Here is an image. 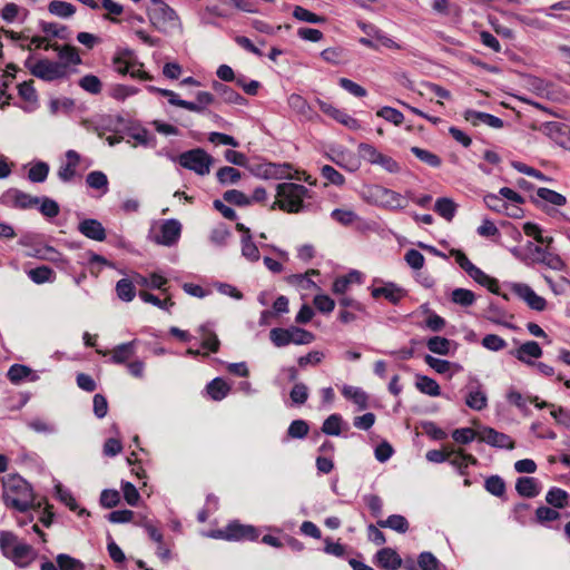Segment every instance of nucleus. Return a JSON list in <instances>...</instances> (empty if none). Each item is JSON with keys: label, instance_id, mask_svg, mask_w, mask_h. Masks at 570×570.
Here are the masks:
<instances>
[{"label": "nucleus", "instance_id": "obj_30", "mask_svg": "<svg viewBox=\"0 0 570 570\" xmlns=\"http://www.w3.org/2000/svg\"><path fill=\"white\" fill-rule=\"evenodd\" d=\"M542 355V348L534 341L523 343L517 350V357L524 363H532V358H539Z\"/></svg>", "mask_w": 570, "mask_h": 570}, {"label": "nucleus", "instance_id": "obj_50", "mask_svg": "<svg viewBox=\"0 0 570 570\" xmlns=\"http://www.w3.org/2000/svg\"><path fill=\"white\" fill-rule=\"evenodd\" d=\"M56 49L59 50L58 56L67 69L68 65H79L81 62V58L75 47L63 46L60 48L56 46Z\"/></svg>", "mask_w": 570, "mask_h": 570}, {"label": "nucleus", "instance_id": "obj_61", "mask_svg": "<svg viewBox=\"0 0 570 570\" xmlns=\"http://www.w3.org/2000/svg\"><path fill=\"white\" fill-rule=\"evenodd\" d=\"M453 466H455L460 473H464L463 469L468 468L469 464H474L475 459L470 454L453 453L449 454L448 460Z\"/></svg>", "mask_w": 570, "mask_h": 570}, {"label": "nucleus", "instance_id": "obj_6", "mask_svg": "<svg viewBox=\"0 0 570 570\" xmlns=\"http://www.w3.org/2000/svg\"><path fill=\"white\" fill-rule=\"evenodd\" d=\"M147 14L150 23L158 31L164 33L170 32L181 26L178 14L166 2L159 3L157 7H151Z\"/></svg>", "mask_w": 570, "mask_h": 570}, {"label": "nucleus", "instance_id": "obj_1", "mask_svg": "<svg viewBox=\"0 0 570 570\" xmlns=\"http://www.w3.org/2000/svg\"><path fill=\"white\" fill-rule=\"evenodd\" d=\"M2 500L8 508L26 512L35 505L31 485L18 474L2 479Z\"/></svg>", "mask_w": 570, "mask_h": 570}, {"label": "nucleus", "instance_id": "obj_7", "mask_svg": "<svg viewBox=\"0 0 570 570\" xmlns=\"http://www.w3.org/2000/svg\"><path fill=\"white\" fill-rule=\"evenodd\" d=\"M31 73L46 81H53L68 77L66 65L48 59L37 61L31 68Z\"/></svg>", "mask_w": 570, "mask_h": 570}, {"label": "nucleus", "instance_id": "obj_31", "mask_svg": "<svg viewBox=\"0 0 570 570\" xmlns=\"http://www.w3.org/2000/svg\"><path fill=\"white\" fill-rule=\"evenodd\" d=\"M287 104L289 108L297 115L302 116L305 119H312L313 110L308 105L307 100L303 98L301 95L292 94L287 99Z\"/></svg>", "mask_w": 570, "mask_h": 570}, {"label": "nucleus", "instance_id": "obj_17", "mask_svg": "<svg viewBox=\"0 0 570 570\" xmlns=\"http://www.w3.org/2000/svg\"><path fill=\"white\" fill-rule=\"evenodd\" d=\"M376 564L383 570H397L402 567V558L392 548H383L375 554Z\"/></svg>", "mask_w": 570, "mask_h": 570}, {"label": "nucleus", "instance_id": "obj_28", "mask_svg": "<svg viewBox=\"0 0 570 570\" xmlns=\"http://www.w3.org/2000/svg\"><path fill=\"white\" fill-rule=\"evenodd\" d=\"M537 196L543 203V206L562 207L567 204L564 195L549 188H539Z\"/></svg>", "mask_w": 570, "mask_h": 570}, {"label": "nucleus", "instance_id": "obj_24", "mask_svg": "<svg viewBox=\"0 0 570 570\" xmlns=\"http://www.w3.org/2000/svg\"><path fill=\"white\" fill-rule=\"evenodd\" d=\"M137 340L122 343L112 348L110 361L115 364H125L136 353Z\"/></svg>", "mask_w": 570, "mask_h": 570}, {"label": "nucleus", "instance_id": "obj_11", "mask_svg": "<svg viewBox=\"0 0 570 570\" xmlns=\"http://www.w3.org/2000/svg\"><path fill=\"white\" fill-rule=\"evenodd\" d=\"M288 164L257 163L248 166L249 171L263 179H282L288 175Z\"/></svg>", "mask_w": 570, "mask_h": 570}, {"label": "nucleus", "instance_id": "obj_9", "mask_svg": "<svg viewBox=\"0 0 570 570\" xmlns=\"http://www.w3.org/2000/svg\"><path fill=\"white\" fill-rule=\"evenodd\" d=\"M181 224L177 219L164 220L157 234L153 236V240L163 246H173L180 238Z\"/></svg>", "mask_w": 570, "mask_h": 570}, {"label": "nucleus", "instance_id": "obj_25", "mask_svg": "<svg viewBox=\"0 0 570 570\" xmlns=\"http://www.w3.org/2000/svg\"><path fill=\"white\" fill-rule=\"evenodd\" d=\"M515 490L523 498H534L539 495L541 487L537 479L522 476L517 480Z\"/></svg>", "mask_w": 570, "mask_h": 570}, {"label": "nucleus", "instance_id": "obj_29", "mask_svg": "<svg viewBox=\"0 0 570 570\" xmlns=\"http://www.w3.org/2000/svg\"><path fill=\"white\" fill-rule=\"evenodd\" d=\"M471 278H473L476 283L482 286H485L490 292L498 294L499 293V284L495 278L490 277L484 272H482L474 264L465 272Z\"/></svg>", "mask_w": 570, "mask_h": 570}, {"label": "nucleus", "instance_id": "obj_32", "mask_svg": "<svg viewBox=\"0 0 570 570\" xmlns=\"http://www.w3.org/2000/svg\"><path fill=\"white\" fill-rule=\"evenodd\" d=\"M415 387L429 396H440L441 387L438 382L426 375L416 374Z\"/></svg>", "mask_w": 570, "mask_h": 570}, {"label": "nucleus", "instance_id": "obj_10", "mask_svg": "<svg viewBox=\"0 0 570 570\" xmlns=\"http://www.w3.org/2000/svg\"><path fill=\"white\" fill-rule=\"evenodd\" d=\"M217 537L228 541H255L258 538V531L253 525H245L238 522H232L224 530L218 531Z\"/></svg>", "mask_w": 570, "mask_h": 570}, {"label": "nucleus", "instance_id": "obj_26", "mask_svg": "<svg viewBox=\"0 0 570 570\" xmlns=\"http://www.w3.org/2000/svg\"><path fill=\"white\" fill-rule=\"evenodd\" d=\"M213 89L226 104L245 105L246 99L233 88L218 81L213 82Z\"/></svg>", "mask_w": 570, "mask_h": 570}, {"label": "nucleus", "instance_id": "obj_62", "mask_svg": "<svg viewBox=\"0 0 570 570\" xmlns=\"http://www.w3.org/2000/svg\"><path fill=\"white\" fill-rule=\"evenodd\" d=\"M56 560L60 570H83V563L69 554L60 553Z\"/></svg>", "mask_w": 570, "mask_h": 570}, {"label": "nucleus", "instance_id": "obj_51", "mask_svg": "<svg viewBox=\"0 0 570 570\" xmlns=\"http://www.w3.org/2000/svg\"><path fill=\"white\" fill-rule=\"evenodd\" d=\"M411 153L421 161L425 163L426 165L433 168H438L441 166V158L436 154L431 153L430 150L422 149L420 147H412Z\"/></svg>", "mask_w": 570, "mask_h": 570}, {"label": "nucleus", "instance_id": "obj_57", "mask_svg": "<svg viewBox=\"0 0 570 570\" xmlns=\"http://www.w3.org/2000/svg\"><path fill=\"white\" fill-rule=\"evenodd\" d=\"M523 232L527 236L532 237L538 243L550 245L553 242L552 237H543L541 227L534 223H525L523 225Z\"/></svg>", "mask_w": 570, "mask_h": 570}, {"label": "nucleus", "instance_id": "obj_18", "mask_svg": "<svg viewBox=\"0 0 570 570\" xmlns=\"http://www.w3.org/2000/svg\"><path fill=\"white\" fill-rule=\"evenodd\" d=\"M19 97L24 101L21 107L26 112H32L39 107L38 95L33 81H23L18 86Z\"/></svg>", "mask_w": 570, "mask_h": 570}, {"label": "nucleus", "instance_id": "obj_40", "mask_svg": "<svg viewBox=\"0 0 570 570\" xmlns=\"http://www.w3.org/2000/svg\"><path fill=\"white\" fill-rule=\"evenodd\" d=\"M88 187L100 190L102 195L108 193L107 175L100 170L90 171L86 177Z\"/></svg>", "mask_w": 570, "mask_h": 570}, {"label": "nucleus", "instance_id": "obj_12", "mask_svg": "<svg viewBox=\"0 0 570 570\" xmlns=\"http://www.w3.org/2000/svg\"><path fill=\"white\" fill-rule=\"evenodd\" d=\"M511 291L527 303V305L534 311L541 312L547 307V301L538 295L529 285L521 283H513L510 285Z\"/></svg>", "mask_w": 570, "mask_h": 570}, {"label": "nucleus", "instance_id": "obj_5", "mask_svg": "<svg viewBox=\"0 0 570 570\" xmlns=\"http://www.w3.org/2000/svg\"><path fill=\"white\" fill-rule=\"evenodd\" d=\"M177 160L181 167L199 176L208 175L214 163V158L203 148L184 151L178 156Z\"/></svg>", "mask_w": 570, "mask_h": 570}, {"label": "nucleus", "instance_id": "obj_14", "mask_svg": "<svg viewBox=\"0 0 570 570\" xmlns=\"http://www.w3.org/2000/svg\"><path fill=\"white\" fill-rule=\"evenodd\" d=\"M376 197L383 207L397 210L403 209L407 206L405 196L385 187H377L375 191Z\"/></svg>", "mask_w": 570, "mask_h": 570}, {"label": "nucleus", "instance_id": "obj_35", "mask_svg": "<svg viewBox=\"0 0 570 570\" xmlns=\"http://www.w3.org/2000/svg\"><path fill=\"white\" fill-rule=\"evenodd\" d=\"M342 394L344 397L355 403L360 410L367 407V394L361 387L344 385Z\"/></svg>", "mask_w": 570, "mask_h": 570}, {"label": "nucleus", "instance_id": "obj_48", "mask_svg": "<svg viewBox=\"0 0 570 570\" xmlns=\"http://www.w3.org/2000/svg\"><path fill=\"white\" fill-rule=\"evenodd\" d=\"M242 255L249 262L259 261V250L256 244L253 242V237L242 236Z\"/></svg>", "mask_w": 570, "mask_h": 570}, {"label": "nucleus", "instance_id": "obj_63", "mask_svg": "<svg viewBox=\"0 0 570 570\" xmlns=\"http://www.w3.org/2000/svg\"><path fill=\"white\" fill-rule=\"evenodd\" d=\"M331 217L343 226H350L358 218L355 212L340 208L334 209Z\"/></svg>", "mask_w": 570, "mask_h": 570}, {"label": "nucleus", "instance_id": "obj_21", "mask_svg": "<svg viewBox=\"0 0 570 570\" xmlns=\"http://www.w3.org/2000/svg\"><path fill=\"white\" fill-rule=\"evenodd\" d=\"M547 134L558 145L570 149V127L559 122H549L546 126Z\"/></svg>", "mask_w": 570, "mask_h": 570}, {"label": "nucleus", "instance_id": "obj_54", "mask_svg": "<svg viewBox=\"0 0 570 570\" xmlns=\"http://www.w3.org/2000/svg\"><path fill=\"white\" fill-rule=\"evenodd\" d=\"M49 174V166L45 161L36 163L28 171V178L32 183H43Z\"/></svg>", "mask_w": 570, "mask_h": 570}, {"label": "nucleus", "instance_id": "obj_34", "mask_svg": "<svg viewBox=\"0 0 570 570\" xmlns=\"http://www.w3.org/2000/svg\"><path fill=\"white\" fill-rule=\"evenodd\" d=\"M377 525L380 528L392 529L397 533H405L410 528L409 521L401 514H391L385 520H379Z\"/></svg>", "mask_w": 570, "mask_h": 570}, {"label": "nucleus", "instance_id": "obj_15", "mask_svg": "<svg viewBox=\"0 0 570 570\" xmlns=\"http://www.w3.org/2000/svg\"><path fill=\"white\" fill-rule=\"evenodd\" d=\"M66 164L59 167L57 176L62 183H70L77 175L76 169L81 161V156L76 150L69 149L66 153Z\"/></svg>", "mask_w": 570, "mask_h": 570}, {"label": "nucleus", "instance_id": "obj_37", "mask_svg": "<svg viewBox=\"0 0 570 570\" xmlns=\"http://www.w3.org/2000/svg\"><path fill=\"white\" fill-rule=\"evenodd\" d=\"M361 274L357 271H352L347 275L337 277L332 285L334 294H345L352 283H360Z\"/></svg>", "mask_w": 570, "mask_h": 570}, {"label": "nucleus", "instance_id": "obj_39", "mask_svg": "<svg viewBox=\"0 0 570 570\" xmlns=\"http://www.w3.org/2000/svg\"><path fill=\"white\" fill-rule=\"evenodd\" d=\"M569 494L560 488H551L546 494L548 504L556 509H563L569 504Z\"/></svg>", "mask_w": 570, "mask_h": 570}, {"label": "nucleus", "instance_id": "obj_3", "mask_svg": "<svg viewBox=\"0 0 570 570\" xmlns=\"http://www.w3.org/2000/svg\"><path fill=\"white\" fill-rule=\"evenodd\" d=\"M276 198L273 207L277 205L287 213H299L304 209L303 200L309 197V190L299 184L282 183L276 187Z\"/></svg>", "mask_w": 570, "mask_h": 570}, {"label": "nucleus", "instance_id": "obj_2", "mask_svg": "<svg viewBox=\"0 0 570 570\" xmlns=\"http://www.w3.org/2000/svg\"><path fill=\"white\" fill-rule=\"evenodd\" d=\"M0 550L7 559L19 568L28 567L37 556L30 544L20 542L13 532L4 530L0 531Z\"/></svg>", "mask_w": 570, "mask_h": 570}, {"label": "nucleus", "instance_id": "obj_53", "mask_svg": "<svg viewBox=\"0 0 570 570\" xmlns=\"http://www.w3.org/2000/svg\"><path fill=\"white\" fill-rule=\"evenodd\" d=\"M465 404L472 410L480 411L487 406V396L479 389L470 390L465 397Z\"/></svg>", "mask_w": 570, "mask_h": 570}, {"label": "nucleus", "instance_id": "obj_27", "mask_svg": "<svg viewBox=\"0 0 570 570\" xmlns=\"http://www.w3.org/2000/svg\"><path fill=\"white\" fill-rule=\"evenodd\" d=\"M534 252L539 255L537 262L546 267L557 272L566 268L564 261L558 254L546 252L540 247H535Z\"/></svg>", "mask_w": 570, "mask_h": 570}, {"label": "nucleus", "instance_id": "obj_38", "mask_svg": "<svg viewBox=\"0 0 570 570\" xmlns=\"http://www.w3.org/2000/svg\"><path fill=\"white\" fill-rule=\"evenodd\" d=\"M48 11L56 17L67 19L75 14L76 7L66 1L52 0L48 4Z\"/></svg>", "mask_w": 570, "mask_h": 570}, {"label": "nucleus", "instance_id": "obj_60", "mask_svg": "<svg viewBox=\"0 0 570 570\" xmlns=\"http://www.w3.org/2000/svg\"><path fill=\"white\" fill-rule=\"evenodd\" d=\"M376 116L392 122L395 126H400L404 121V116L400 110L387 106L377 110Z\"/></svg>", "mask_w": 570, "mask_h": 570}, {"label": "nucleus", "instance_id": "obj_22", "mask_svg": "<svg viewBox=\"0 0 570 570\" xmlns=\"http://www.w3.org/2000/svg\"><path fill=\"white\" fill-rule=\"evenodd\" d=\"M318 105H320L321 110L324 114L331 116L332 118H334L338 122L343 124L344 126H346L351 129H355L358 127V122L355 118H353L352 116L347 115L346 112L335 108L331 104L318 100Z\"/></svg>", "mask_w": 570, "mask_h": 570}, {"label": "nucleus", "instance_id": "obj_47", "mask_svg": "<svg viewBox=\"0 0 570 570\" xmlns=\"http://www.w3.org/2000/svg\"><path fill=\"white\" fill-rule=\"evenodd\" d=\"M78 85L85 91L91 95H99L102 90V83L100 79L95 75H86L79 79Z\"/></svg>", "mask_w": 570, "mask_h": 570}, {"label": "nucleus", "instance_id": "obj_55", "mask_svg": "<svg viewBox=\"0 0 570 570\" xmlns=\"http://www.w3.org/2000/svg\"><path fill=\"white\" fill-rule=\"evenodd\" d=\"M451 298L453 303L464 307L471 306L475 302L473 292L465 288H455L452 292Z\"/></svg>", "mask_w": 570, "mask_h": 570}, {"label": "nucleus", "instance_id": "obj_16", "mask_svg": "<svg viewBox=\"0 0 570 570\" xmlns=\"http://www.w3.org/2000/svg\"><path fill=\"white\" fill-rule=\"evenodd\" d=\"M78 230L87 238L102 242L106 239V229L102 224L95 218H86L78 224Z\"/></svg>", "mask_w": 570, "mask_h": 570}, {"label": "nucleus", "instance_id": "obj_56", "mask_svg": "<svg viewBox=\"0 0 570 570\" xmlns=\"http://www.w3.org/2000/svg\"><path fill=\"white\" fill-rule=\"evenodd\" d=\"M223 198L225 202L236 206H248L252 204L250 198L237 189L226 190L223 195Z\"/></svg>", "mask_w": 570, "mask_h": 570}, {"label": "nucleus", "instance_id": "obj_59", "mask_svg": "<svg viewBox=\"0 0 570 570\" xmlns=\"http://www.w3.org/2000/svg\"><path fill=\"white\" fill-rule=\"evenodd\" d=\"M342 417L338 414H331L322 425V432L327 435L341 434Z\"/></svg>", "mask_w": 570, "mask_h": 570}, {"label": "nucleus", "instance_id": "obj_45", "mask_svg": "<svg viewBox=\"0 0 570 570\" xmlns=\"http://www.w3.org/2000/svg\"><path fill=\"white\" fill-rule=\"evenodd\" d=\"M293 17L299 21L308 22V23H324L326 18L323 16H318L304 7L296 6L293 10Z\"/></svg>", "mask_w": 570, "mask_h": 570}, {"label": "nucleus", "instance_id": "obj_13", "mask_svg": "<svg viewBox=\"0 0 570 570\" xmlns=\"http://www.w3.org/2000/svg\"><path fill=\"white\" fill-rule=\"evenodd\" d=\"M136 66L142 67V63L138 62L135 52L130 49L118 50L112 58L114 70L119 75H129L130 69Z\"/></svg>", "mask_w": 570, "mask_h": 570}, {"label": "nucleus", "instance_id": "obj_20", "mask_svg": "<svg viewBox=\"0 0 570 570\" xmlns=\"http://www.w3.org/2000/svg\"><path fill=\"white\" fill-rule=\"evenodd\" d=\"M215 102V97L208 91H198L196 94V101H178V107L187 109L193 112L202 114L206 108Z\"/></svg>", "mask_w": 570, "mask_h": 570}, {"label": "nucleus", "instance_id": "obj_64", "mask_svg": "<svg viewBox=\"0 0 570 570\" xmlns=\"http://www.w3.org/2000/svg\"><path fill=\"white\" fill-rule=\"evenodd\" d=\"M308 424L304 420H294L287 429V434L292 439H303L308 434Z\"/></svg>", "mask_w": 570, "mask_h": 570}, {"label": "nucleus", "instance_id": "obj_41", "mask_svg": "<svg viewBox=\"0 0 570 570\" xmlns=\"http://www.w3.org/2000/svg\"><path fill=\"white\" fill-rule=\"evenodd\" d=\"M464 116L465 119L468 121H471L473 125H476L478 122H483L492 128H499V117H495L493 115L482 111L466 110Z\"/></svg>", "mask_w": 570, "mask_h": 570}, {"label": "nucleus", "instance_id": "obj_8", "mask_svg": "<svg viewBox=\"0 0 570 570\" xmlns=\"http://www.w3.org/2000/svg\"><path fill=\"white\" fill-rule=\"evenodd\" d=\"M40 197L31 196L20 189L10 188L0 197V204L11 208L29 209L39 205Z\"/></svg>", "mask_w": 570, "mask_h": 570}, {"label": "nucleus", "instance_id": "obj_42", "mask_svg": "<svg viewBox=\"0 0 570 570\" xmlns=\"http://www.w3.org/2000/svg\"><path fill=\"white\" fill-rule=\"evenodd\" d=\"M434 210L444 219L452 220L456 212V205L451 198L442 197L436 199Z\"/></svg>", "mask_w": 570, "mask_h": 570}, {"label": "nucleus", "instance_id": "obj_58", "mask_svg": "<svg viewBox=\"0 0 570 570\" xmlns=\"http://www.w3.org/2000/svg\"><path fill=\"white\" fill-rule=\"evenodd\" d=\"M32 373L31 368L22 364H13L8 370V379L17 384L22 380L27 379Z\"/></svg>", "mask_w": 570, "mask_h": 570}, {"label": "nucleus", "instance_id": "obj_52", "mask_svg": "<svg viewBox=\"0 0 570 570\" xmlns=\"http://www.w3.org/2000/svg\"><path fill=\"white\" fill-rule=\"evenodd\" d=\"M116 292L118 297L124 302H131L136 295L134 284L127 278H121L117 282Z\"/></svg>", "mask_w": 570, "mask_h": 570}, {"label": "nucleus", "instance_id": "obj_23", "mask_svg": "<svg viewBox=\"0 0 570 570\" xmlns=\"http://www.w3.org/2000/svg\"><path fill=\"white\" fill-rule=\"evenodd\" d=\"M198 333L202 338L203 348L208 350L212 353H217L219 351L220 341L209 323L200 325L198 327Z\"/></svg>", "mask_w": 570, "mask_h": 570}, {"label": "nucleus", "instance_id": "obj_44", "mask_svg": "<svg viewBox=\"0 0 570 570\" xmlns=\"http://www.w3.org/2000/svg\"><path fill=\"white\" fill-rule=\"evenodd\" d=\"M27 426L39 434H53L57 431L55 423L41 417L29 420Z\"/></svg>", "mask_w": 570, "mask_h": 570}, {"label": "nucleus", "instance_id": "obj_46", "mask_svg": "<svg viewBox=\"0 0 570 570\" xmlns=\"http://www.w3.org/2000/svg\"><path fill=\"white\" fill-rule=\"evenodd\" d=\"M430 352L448 355L450 353L451 341L442 336L430 337L426 342Z\"/></svg>", "mask_w": 570, "mask_h": 570}, {"label": "nucleus", "instance_id": "obj_33", "mask_svg": "<svg viewBox=\"0 0 570 570\" xmlns=\"http://www.w3.org/2000/svg\"><path fill=\"white\" fill-rule=\"evenodd\" d=\"M27 275L36 284L52 283L56 279L55 271L46 265L29 269Z\"/></svg>", "mask_w": 570, "mask_h": 570}, {"label": "nucleus", "instance_id": "obj_49", "mask_svg": "<svg viewBox=\"0 0 570 570\" xmlns=\"http://www.w3.org/2000/svg\"><path fill=\"white\" fill-rule=\"evenodd\" d=\"M217 180L222 185L236 184L242 175L240 171L234 167L224 166L216 173Z\"/></svg>", "mask_w": 570, "mask_h": 570}, {"label": "nucleus", "instance_id": "obj_43", "mask_svg": "<svg viewBox=\"0 0 570 570\" xmlns=\"http://www.w3.org/2000/svg\"><path fill=\"white\" fill-rule=\"evenodd\" d=\"M417 566L421 570H445V567L431 552H421L417 557Z\"/></svg>", "mask_w": 570, "mask_h": 570}, {"label": "nucleus", "instance_id": "obj_36", "mask_svg": "<svg viewBox=\"0 0 570 570\" xmlns=\"http://www.w3.org/2000/svg\"><path fill=\"white\" fill-rule=\"evenodd\" d=\"M206 389L207 393L214 401H222L230 391V386L220 377L212 380L207 384Z\"/></svg>", "mask_w": 570, "mask_h": 570}, {"label": "nucleus", "instance_id": "obj_19", "mask_svg": "<svg viewBox=\"0 0 570 570\" xmlns=\"http://www.w3.org/2000/svg\"><path fill=\"white\" fill-rule=\"evenodd\" d=\"M371 295L374 298L384 297L390 303L397 304L405 297L406 292L394 283H387L384 286L372 288Z\"/></svg>", "mask_w": 570, "mask_h": 570}, {"label": "nucleus", "instance_id": "obj_4", "mask_svg": "<svg viewBox=\"0 0 570 570\" xmlns=\"http://www.w3.org/2000/svg\"><path fill=\"white\" fill-rule=\"evenodd\" d=\"M269 338L276 347H284L291 343L296 345L309 344L315 340V335L302 327L289 326L287 328H272Z\"/></svg>", "mask_w": 570, "mask_h": 570}]
</instances>
